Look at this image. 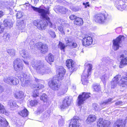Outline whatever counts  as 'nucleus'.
<instances>
[{"mask_svg":"<svg viewBox=\"0 0 127 127\" xmlns=\"http://www.w3.org/2000/svg\"><path fill=\"white\" fill-rule=\"evenodd\" d=\"M31 6L34 11L40 14L41 17L43 19L42 20L37 19L33 21V24L37 29L40 30H43L46 29L48 25L50 26H52V24L51 22L50 19L48 16L49 13L48 10L41 9V6L38 8L32 5Z\"/></svg>","mask_w":127,"mask_h":127,"instance_id":"1","label":"nucleus"},{"mask_svg":"<svg viewBox=\"0 0 127 127\" xmlns=\"http://www.w3.org/2000/svg\"><path fill=\"white\" fill-rule=\"evenodd\" d=\"M32 67L36 70V72L38 73L41 75L49 73L51 72L50 69L48 68L46 69L45 65L43 64L40 61L35 62L34 64L32 65Z\"/></svg>","mask_w":127,"mask_h":127,"instance_id":"2","label":"nucleus"},{"mask_svg":"<svg viewBox=\"0 0 127 127\" xmlns=\"http://www.w3.org/2000/svg\"><path fill=\"white\" fill-rule=\"evenodd\" d=\"M18 77L20 80L21 85L23 87L30 86L32 83V81L30 79L29 76H27L26 74L21 73L20 75Z\"/></svg>","mask_w":127,"mask_h":127,"instance_id":"3","label":"nucleus"},{"mask_svg":"<svg viewBox=\"0 0 127 127\" xmlns=\"http://www.w3.org/2000/svg\"><path fill=\"white\" fill-rule=\"evenodd\" d=\"M108 15L104 13L98 14L94 15V21L96 22L103 24L107 22L108 19Z\"/></svg>","mask_w":127,"mask_h":127,"instance_id":"4","label":"nucleus"},{"mask_svg":"<svg viewBox=\"0 0 127 127\" xmlns=\"http://www.w3.org/2000/svg\"><path fill=\"white\" fill-rule=\"evenodd\" d=\"M87 67H88V70L87 74H86L84 73L85 72V70H84L83 74L82 76L81 80L82 84L84 85H86L88 82L87 79L91 74V71L92 67V65L91 64H88L87 65Z\"/></svg>","mask_w":127,"mask_h":127,"instance_id":"5","label":"nucleus"},{"mask_svg":"<svg viewBox=\"0 0 127 127\" xmlns=\"http://www.w3.org/2000/svg\"><path fill=\"white\" fill-rule=\"evenodd\" d=\"M121 60L120 65V68L123 67L125 65H127V51H124L121 55Z\"/></svg>","mask_w":127,"mask_h":127,"instance_id":"6","label":"nucleus"},{"mask_svg":"<svg viewBox=\"0 0 127 127\" xmlns=\"http://www.w3.org/2000/svg\"><path fill=\"white\" fill-rule=\"evenodd\" d=\"M58 79H54L48 82V85L50 88L54 90H57L60 88V86L58 84Z\"/></svg>","mask_w":127,"mask_h":127,"instance_id":"7","label":"nucleus"},{"mask_svg":"<svg viewBox=\"0 0 127 127\" xmlns=\"http://www.w3.org/2000/svg\"><path fill=\"white\" fill-rule=\"evenodd\" d=\"M90 94L83 92L82 95H80L78 97V104L79 105L82 104L84 102L87 98L90 97Z\"/></svg>","mask_w":127,"mask_h":127,"instance_id":"8","label":"nucleus"},{"mask_svg":"<svg viewBox=\"0 0 127 127\" xmlns=\"http://www.w3.org/2000/svg\"><path fill=\"white\" fill-rule=\"evenodd\" d=\"M21 62V60L19 58H17L14 61V67L16 71L22 70L23 65Z\"/></svg>","mask_w":127,"mask_h":127,"instance_id":"9","label":"nucleus"},{"mask_svg":"<svg viewBox=\"0 0 127 127\" xmlns=\"http://www.w3.org/2000/svg\"><path fill=\"white\" fill-rule=\"evenodd\" d=\"M72 100V98H70L68 96L66 97L63 100L62 104L60 105L61 109L62 110L67 108L70 105Z\"/></svg>","mask_w":127,"mask_h":127,"instance_id":"10","label":"nucleus"},{"mask_svg":"<svg viewBox=\"0 0 127 127\" xmlns=\"http://www.w3.org/2000/svg\"><path fill=\"white\" fill-rule=\"evenodd\" d=\"M110 124L109 121L100 118L97 123V126L98 127H110Z\"/></svg>","mask_w":127,"mask_h":127,"instance_id":"11","label":"nucleus"},{"mask_svg":"<svg viewBox=\"0 0 127 127\" xmlns=\"http://www.w3.org/2000/svg\"><path fill=\"white\" fill-rule=\"evenodd\" d=\"M79 119L78 117L74 116L71 120L69 127H79L80 125L79 123Z\"/></svg>","mask_w":127,"mask_h":127,"instance_id":"12","label":"nucleus"},{"mask_svg":"<svg viewBox=\"0 0 127 127\" xmlns=\"http://www.w3.org/2000/svg\"><path fill=\"white\" fill-rule=\"evenodd\" d=\"M57 73L58 74V79L60 81L63 79L65 72V70L62 66L59 67L57 69Z\"/></svg>","mask_w":127,"mask_h":127,"instance_id":"13","label":"nucleus"},{"mask_svg":"<svg viewBox=\"0 0 127 127\" xmlns=\"http://www.w3.org/2000/svg\"><path fill=\"white\" fill-rule=\"evenodd\" d=\"M93 42V40L92 37L89 36H86L82 40L83 44L85 46L91 44Z\"/></svg>","mask_w":127,"mask_h":127,"instance_id":"14","label":"nucleus"},{"mask_svg":"<svg viewBox=\"0 0 127 127\" xmlns=\"http://www.w3.org/2000/svg\"><path fill=\"white\" fill-rule=\"evenodd\" d=\"M119 76L117 75L112 79L111 82V87L112 89L115 88L118 84L119 82Z\"/></svg>","mask_w":127,"mask_h":127,"instance_id":"15","label":"nucleus"},{"mask_svg":"<svg viewBox=\"0 0 127 127\" xmlns=\"http://www.w3.org/2000/svg\"><path fill=\"white\" fill-rule=\"evenodd\" d=\"M66 65L70 70L72 71H75V65L74 62L72 60L69 59L66 60Z\"/></svg>","mask_w":127,"mask_h":127,"instance_id":"16","label":"nucleus"},{"mask_svg":"<svg viewBox=\"0 0 127 127\" xmlns=\"http://www.w3.org/2000/svg\"><path fill=\"white\" fill-rule=\"evenodd\" d=\"M38 44L40 46L41 52L45 54L47 52L48 50V47L46 44H43L41 42L38 43Z\"/></svg>","mask_w":127,"mask_h":127,"instance_id":"17","label":"nucleus"},{"mask_svg":"<svg viewBox=\"0 0 127 127\" xmlns=\"http://www.w3.org/2000/svg\"><path fill=\"white\" fill-rule=\"evenodd\" d=\"M113 47L114 49L115 50L118 49L119 47V36H118L116 39L113 40Z\"/></svg>","mask_w":127,"mask_h":127,"instance_id":"18","label":"nucleus"},{"mask_svg":"<svg viewBox=\"0 0 127 127\" xmlns=\"http://www.w3.org/2000/svg\"><path fill=\"white\" fill-rule=\"evenodd\" d=\"M16 103V101L10 100L8 102V105L12 108L11 109H16L18 107Z\"/></svg>","mask_w":127,"mask_h":127,"instance_id":"19","label":"nucleus"},{"mask_svg":"<svg viewBox=\"0 0 127 127\" xmlns=\"http://www.w3.org/2000/svg\"><path fill=\"white\" fill-rule=\"evenodd\" d=\"M120 10L122 11L123 10H127V0L125 1V2H123L120 1Z\"/></svg>","mask_w":127,"mask_h":127,"instance_id":"20","label":"nucleus"},{"mask_svg":"<svg viewBox=\"0 0 127 127\" xmlns=\"http://www.w3.org/2000/svg\"><path fill=\"white\" fill-rule=\"evenodd\" d=\"M8 123L6 119L0 116V125L2 126L6 127Z\"/></svg>","mask_w":127,"mask_h":127,"instance_id":"21","label":"nucleus"},{"mask_svg":"<svg viewBox=\"0 0 127 127\" xmlns=\"http://www.w3.org/2000/svg\"><path fill=\"white\" fill-rule=\"evenodd\" d=\"M96 119V118L95 115H90L87 118L86 122L89 124L91 122L95 121Z\"/></svg>","mask_w":127,"mask_h":127,"instance_id":"22","label":"nucleus"},{"mask_svg":"<svg viewBox=\"0 0 127 127\" xmlns=\"http://www.w3.org/2000/svg\"><path fill=\"white\" fill-rule=\"evenodd\" d=\"M109 78V74L108 73L102 75L100 78L103 82L104 85L106 84V81Z\"/></svg>","mask_w":127,"mask_h":127,"instance_id":"23","label":"nucleus"},{"mask_svg":"<svg viewBox=\"0 0 127 127\" xmlns=\"http://www.w3.org/2000/svg\"><path fill=\"white\" fill-rule=\"evenodd\" d=\"M17 28L19 30H22L24 29L25 27V25L23 21H21L17 23L16 24Z\"/></svg>","mask_w":127,"mask_h":127,"instance_id":"24","label":"nucleus"},{"mask_svg":"<svg viewBox=\"0 0 127 127\" xmlns=\"http://www.w3.org/2000/svg\"><path fill=\"white\" fill-rule=\"evenodd\" d=\"M112 100V98H110L106 100L103 102H101L100 105V106L101 108V109L102 108H104L105 107V106L106 104L111 103V102Z\"/></svg>","mask_w":127,"mask_h":127,"instance_id":"25","label":"nucleus"},{"mask_svg":"<svg viewBox=\"0 0 127 127\" xmlns=\"http://www.w3.org/2000/svg\"><path fill=\"white\" fill-rule=\"evenodd\" d=\"M18 113L19 115L23 117H25L28 116V112L26 109L24 108L23 110L21 111Z\"/></svg>","mask_w":127,"mask_h":127,"instance_id":"26","label":"nucleus"},{"mask_svg":"<svg viewBox=\"0 0 127 127\" xmlns=\"http://www.w3.org/2000/svg\"><path fill=\"white\" fill-rule=\"evenodd\" d=\"M83 22V21L82 19L79 17L76 18L74 22V23L75 24L80 26L82 25Z\"/></svg>","mask_w":127,"mask_h":127,"instance_id":"27","label":"nucleus"},{"mask_svg":"<svg viewBox=\"0 0 127 127\" xmlns=\"http://www.w3.org/2000/svg\"><path fill=\"white\" fill-rule=\"evenodd\" d=\"M120 83L121 84V87H124L123 84L127 85V77H122L120 81Z\"/></svg>","mask_w":127,"mask_h":127,"instance_id":"28","label":"nucleus"},{"mask_svg":"<svg viewBox=\"0 0 127 127\" xmlns=\"http://www.w3.org/2000/svg\"><path fill=\"white\" fill-rule=\"evenodd\" d=\"M0 113L8 116V113L6 111L4 106L0 103Z\"/></svg>","mask_w":127,"mask_h":127,"instance_id":"29","label":"nucleus"},{"mask_svg":"<svg viewBox=\"0 0 127 127\" xmlns=\"http://www.w3.org/2000/svg\"><path fill=\"white\" fill-rule=\"evenodd\" d=\"M13 77H9L4 78L3 80L5 82L9 85H12V81Z\"/></svg>","mask_w":127,"mask_h":127,"instance_id":"30","label":"nucleus"},{"mask_svg":"<svg viewBox=\"0 0 127 127\" xmlns=\"http://www.w3.org/2000/svg\"><path fill=\"white\" fill-rule=\"evenodd\" d=\"M4 25L5 27H11L12 26L13 24L11 21L10 20L6 19L3 22Z\"/></svg>","mask_w":127,"mask_h":127,"instance_id":"31","label":"nucleus"},{"mask_svg":"<svg viewBox=\"0 0 127 127\" xmlns=\"http://www.w3.org/2000/svg\"><path fill=\"white\" fill-rule=\"evenodd\" d=\"M46 59L47 62L50 64H51L50 62H52L54 61V59L53 56L51 53L49 54L48 55V58H46Z\"/></svg>","mask_w":127,"mask_h":127,"instance_id":"32","label":"nucleus"},{"mask_svg":"<svg viewBox=\"0 0 127 127\" xmlns=\"http://www.w3.org/2000/svg\"><path fill=\"white\" fill-rule=\"evenodd\" d=\"M66 46H70L72 42V39L71 37H66L65 39Z\"/></svg>","mask_w":127,"mask_h":127,"instance_id":"33","label":"nucleus"},{"mask_svg":"<svg viewBox=\"0 0 127 127\" xmlns=\"http://www.w3.org/2000/svg\"><path fill=\"white\" fill-rule=\"evenodd\" d=\"M58 8L59 11L63 14L65 13L68 10L67 8L63 7H59Z\"/></svg>","mask_w":127,"mask_h":127,"instance_id":"34","label":"nucleus"},{"mask_svg":"<svg viewBox=\"0 0 127 127\" xmlns=\"http://www.w3.org/2000/svg\"><path fill=\"white\" fill-rule=\"evenodd\" d=\"M21 56L24 58H28V54L27 52L25 50H23L20 52Z\"/></svg>","mask_w":127,"mask_h":127,"instance_id":"35","label":"nucleus"},{"mask_svg":"<svg viewBox=\"0 0 127 127\" xmlns=\"http://www.w3.org/2000/svg\"><path fill=\"white\" fill-rule=\"evenodd\" d=\"M66 46V45H65L64 43H62V42L60 41L59 42L58 47L61 50L64 52V49Z\"/></svg>","mask_w":127,"mask_h":127,"instance_id":"36","label":"nucleus"},{"mask_svg":"<svg viewBox=\"0 0 127 127\" xmlns=\"http://www.w3.org/2000/svg\"><path fill=\"white\" fill-rule=\"evenodd\" d=\"M40 99L44 102H46L48 100L47 96L45 94H43L41 96Z\"/></svg>","mask_w":127,"mask_h":127,"instance_id":"37","label":"nucleus"},{"mask_svg":"<svg viewBox=\"0 0 127 127\" xmlns=\"http://www.w3.org/2000/svg\"><path fill=\"white\" fill-rule=\"evenodd\" d=\"M3 38L4 41L8 42L10 40V36L9 34L6 33L4 35Z\"/></svg>","mask_w":127,"mask_h":127,"instance_id":"38","label":"nucleus"},{"mask_svg":"<svg viewBox=\"0 0 127 127\" xmlns=\"http://www.w3.org/2000/svg\"><path fill=\"white\" fill-rule=\"evenodd\" d=\"M24 93L22 91H20L17 93L15 95L16 97L17 98H20L23 97L24 95Z\"/></svg>","mask_w":127,"mask_h":127,"instance_id":"39","label":"nucleus"},{"mask_svg":"<svg viewBox=\"0 0 127 127\" xmlns=\"http://www.w3.org/2000/svg\"><path fill=\"white\" fill-rule=\"evenodd\" d=\"M7 52L10 55L14 56L15 55V50L14 49H8Z\"/></svg>","mask_w":127,"mask_h":127,"instance_id":"40","label":"nucleus"},{"mask_svg":"<svg viewBox=\"0 0 127 127\" xmlns=\"http://www.w3.org/2000/svg\"><path fill=\"white\" fill-rule=\"evenodd\" d=\"M47 32L52 37L55 38V37L56 35L55 32L51 29H49L48 30Z\"/></svg>","mask_w":127,"mask_h":127,"instance_id":"41","label":"nucleus"},{"mask_svg":"<svg viewBox=\"0 0 127 127\" xmlns=\"http://www.w3.org/2000/svg\"><path fill=\"white\" fill-rule=\"evenodd\" d=\"M93 107L95 110V111H99L101 109V107H99V106L96 103H94L93 105Z\"/></svg>","mask_w":127,"mask_h":127,"instance_id":"42","label":"nucleus"},{"mask_svg":"<svg viewBox=\"0 0 127 127\" xmlns=\"http://www.w3.org/2000/svg\"><path fill=\"white\" fill-rule=\"evenodd\" d=\"M94 90L96 92L99 91L100 90V87L99 85L97 84H94L93 86Z\"/></svg>","mask_w":127,"mask_h":127,"instance_id":"43","label":"nucleus"},{"mask_svg":"<svg viewBox=\"0 0 127 127\" xmlns=\"http://www.w3.org/2000/svg\"><path fill=\"white\" fill-rule=\"evenodd\" d=\"M12 83V85H16L19 83V80L15 77H13Z\"/></svg>","mask_w":127,"mask_h":127,"instance_id":"44","label":"nucleus"},{"mask_svg":"<svg viewBox=\"0 0 127 127\" xmlns=\"http://www.w3.org/2000/svg\"><path fill=\"white\" fill-rule=\"evenodd\" d=\"M23 15V12L20 11L17 12L16 14V17L17 18H20L22 17Z\"/></svg>","mask_w":127,"mask_h":127,"instance_id":"45","label":"nucleus"},{"mask_svg":"<svg viewBox=\"0 0 127 127\" xmlns=\"http://www.w3.org/2000/svg\"><path fill=\"white\" fill-rule=\"evenodd\" d=\"M38 103L37 100H31L30 102V105L31 106H33L36 105Z\"/></svg>","mask_w":127,"mask_h":127,"instance_id":"46","label":"nucleus"},{"mask_svg":"<svg viewBox=\"0 0 127 127\" xmlns=\"http://www.w3.org/2000/svg\"><path fill=\"white\" fill-rule=\"evenodd\" d=\"M70 44V46H69L71 47L72 48H76L77 46V44L75 42H72Z\"/></svg>","mask_w":127,"mask_h":127,"instance_id":"47","label":"nucleus"},{"mask_svg":"<svg viewBox=\"0 0 127 127\" xmlns=\"http://www.w3.org/2000/svg\"><path fill=\"white\" fill-rule=\"evenodd\" d=\"M44 106H42L39 107L38 109V112L41 113L44 110Z\"/></svg>","mask_w":127,"mask_h":127,"instance_id":"48","label":"nucleus"},{"mask_svg":"<svg viewBox=\"0 0 127 127\" xmlns=\"http://www.w3.org/2000/svg\"><path fill=\"white\" fill-rule=\"evenodd\" d=\"M125 38V37L123 35H120V44L123 43Z\"/></svg>","mask_w":127,"mask_h":127,"instance_id":"49","label":"nucleus"},{"mask_svg":"<svg viewBox=\"0 0 127 127\" xmlns=\"http://www.w3.org/2000/svg\"><path fill=\"white\" fill-rule=\"evenodd\" d=\"M44 87V86L41 84H39L35 86V88H36L37 90L41 89Z\"/></svg>","mask_w":127,"mask_h":127,"instance_id":"50","label":"nucleus"},{"mask_svg":"<svg viewBox=\"0 0 127 127\" xmlns=\"http://www.w3.org/2000/svg\"><path fill=\"white\" fill-rule=\"evenodd\" d=\"M114 127H119V120H118L114 123Z\"/></svg>","mask_w":127,"mask_h":127,"instance_id":"51","label":"nucleus"},{"mask_svg":"<svg viewBox=\"0 0 127 127\" xmlns=\"http://www.w3.org/2000/svg\"><path fill=\"white\" fill-rule=\"evenodd\" d=\"M39 94L36 90H35L33 93L32 96L33 97H36Z\"/></svg>","mask_w":127,"mask_h":127,"instance_id":"52","label":"nucleus"},{"mask_svg":"<svg viewBox=\"0 0 127 127\" xmlns=\"http://www.w3.org/2000/svg\"><path fill=\"white\" fill-rule=\"evenodd\" d=\"M79 9L80 8L79 6H76L72 8V11L76 12L79 11Z\"/></svg>","mask_w":127,"mask_h":127,"instance_id":"53","label":"nucleus"},{"mask_svg":"<svg viewBox=\"0 0 127 127\" xmlns=\"http://www.w3.org/2000/svg\"><path fill=\"white\" fill-rule=\"evenodd\" d=\"M58 30L60 31L61 33L62 34H64V32L63 31V29L62 27L60 26H59L58 27Z\"/></svg>","mask_w":127,"mask_h":127,"instance_id":"54","label":"nucleus"},{"mask_svg":"<svg viewBox=\"0 0 127 127\" xmlns=\"http://www.w3.org/2000/svg\"><path fill=\"white\" fill-rule=\"evenodd\" d=\"M69 18L71 20H73L76 19V18H77L75 15H72L70 16Z\"/></svg>","mask_w":127,"mask_h":127,"instance_id":"55","label":"nucleus"},{"mask_svg":"<svg viewBox=\"0 0 127 127\" xmlns=\"http://www.w3.org/2000/svg\"><path fill=\"white\" fill-rule=\"evenodd\" d=\"M126 122H127V119H125V122H124L123 123H121V124H120V127H124Z\"/></svg>","mask_w":127,"mask_h":127,"instance_id":"56","label":"nucleus"},{"mask_svg":"<svg viewBox=\"0 0 127 127\" xmlns=\"http://www.w3.org/2000/svg\"><path fill=\"white\" fill-rule=\"evenodd\" d=\"M83 4L85 8H87V7H89L90 6V4L89 2H87L86 3L83 2Z\"/></svg>","mask_w":127,"mask_h":127,"instance_id":"57","label":"nucleus"},{"mask_svg":"<svg viewBox=\"0 0 127 127\" xmlns=\"http://www.w3.org/2000/svg\"><path fill=\"white\" fill-rule=\"evenodd\" d=\"M119 1H116L115 2V6L117 8L118 10L119 9Z\"/></svg>","mask_w":127,"mask_h":127,"instance_id":"58","label":"nucleus"},{"mask_svg":"<svg viewBox=\"0 0 127 127\" xmlns=\"http://www.w3.org/2000/svg\"><path fill=\"white\" fill-rule=\"evenodd\" d=\"M34 78L35 79L34 81L36 83L40 82V81H41V80L38 79L36 77H34Z\"/></svg>","mask_w":127,"mask_h":127,"instance_id":"59","label":"nucleus"},{"mask_svg":"<svg viewBox=\"0 0 127 127\" xmlns=\"http://www.w3.org/2000/svg\"><path fill=\"white\" fill-rule=\"evenodd\" d=\"M4 29V28L1 26V24H0V33H1L3 32Z\"/></svg>","mask_w":127,"mask_h":127,"instance_id":"60","label":"nucleus"},{"mask_svg":"<svg viewBox=\"0 0 127 127\" xmlns=\"http://www.w3.org/2000/svg\"><path fill=\"white\" fill-rule=\"evenodd\" d=\"M3 91L4 90L3 88L0 86V93H2Z\"/></svg>","mask_w":127,"mask_h":127,"instance_id":"61","label":"nucleus"},{"mask_svg":"<svg viewBox=\"0 0 127 127\" xmlns=\"http://www.w3.org/2000/svg\"><path fill=\"white\" fill-rule=\"evenodd\" d=\"M4 15V13L2 11H0V17Z\"/></svg>","mask_w":127,"mask_h":127,"instance_id":"62","label":"nucleus"},{"mask_svg":"<svg viewBox=\"0 0 127 127\" xmlns=\"http://www.w3.org/2000/svg\"><path fill=\"white\" fill-rule=\"evenodd\" d=\"M30 45H32V46H33V45H34V42L32 41H30Z\"/></svg>","mask_w":127,"mask_h":127,"instance_id":"63","label":"nucleus"},{"mask_svg":"<svg viewBox=\"0 0 127 127\" xmlns=\"http://www.w3.org/2000/svg\"><path fill=\"white\" fill-rule=\"evenodd\" d=\"M24 63L26 65H29V62L25 60H23Z\"/></svg>","mask_w":127,"mask_h":127,"instance_id":"64","label":"nucleus"}]
</instances>
